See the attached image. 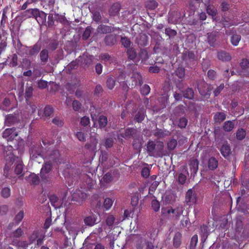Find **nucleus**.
<instances>
[{
	"label": "nucleus",
	"instance_id": "nucleus-1",
	"mask_svg": "<svg viewBox=\"0 0 249 249\" xmlns=\"http://www.w3.org/2000/svg\"><path fill=\"white\" fill-rule=\"evenodd\" d=\"M164 144L162 142L158 141L157 144L149 140L147 143V151L150 156L162 157L163 155Z\"/></svg>",
	"mask_w": 249,
	"mask_h": 249
},
{
	"label": "nucleus",
	"instance_id": "nucleus-2",
	"mask_svg": "<svg viewBox=\"0 0 249 249\" xmlns=\"http://www.w3.org/2000/svg\"><path fill=\"white\" fill-rule=\"evenodd\" d=\"M18 51L23 52V54H25L30 56H34L38 54L41 49V44L39 42H36L33 46H27L23 45L21 43L18 44Z\"/></svg>",
	"mask_w": 249,
	"mask_h": 249
},
{
	"label": "nucleus",
	"instance_id": "nucleus-3",
	"mask_svg": "<svg viewBox=\"0 0 249 249\" xmlns=\"http://www.w3.org/2000/svg\"><path fill=\"white\" fill-rule=\"evenodd\" d=\"M60 156V155L59 151L54 148L46 147L43 152V159L44 160H47L54 164L58 162Z\"/></svg>",
	"mask_w": 249,
	"mask_h": 249
},
{
	"label": "nucleus",
	"instance_id": "nucleus-4",
	"mask_svg": "<svg viewBox=\"0 0 249 249\" xmlns=\"http://www.w3.org/2000/svg\"><path fill=\"white\" fill-rule=\"evenodd\" d=\"M21 118V111L18 109L13 113H10L5 116L4 124L8 126H11L19 124Z\"/></svg>",
	"mask_w": 249,
	"mask_h": 249
},
{
	"label": "nucleus",
	"instance_id": "nucleus-5",
	"mask_svg": "<svg viewBox=\"0 0 249 249\" xmlns=\"http://www.w3.org/2000/svg\"><path fill=\"white\" fill-rule=\"evenodd\" d=\"M197 89L201 96L205 98H208L210 96L211 87L203 80L197 82Z\"/></svg>",
	"mask_w": 249,
	"mask_h": 249
},
{
	"label": "nucleus",
	"instance_id": "nucleus-6",
	"mask_svg": "<svg viewBox=\"0 0 249 249\" xmlns=\"http://www.w3.org/2000/svg\"><path fill=\"white\" fill-rule=\"evenodd\" d=\"M45 148L38 144L34 145L31 147L30 149V158L32 160H35L38 156L43 158V152Z\"/></svg>",
	"mask_w": 249,
	"mask_h": 249
},
{
	"label": "nucleus",
	"instance_id": "nucleus-7",
	"mask_svg": "<svg viewBox=\"0 0 249 249\" xmlns=\"http://www.w3.org/2000/svg\"><path fill=\"white\" fill-rule=\"evenodd\" d=\"M218 38V33L212 32L207 34L206 41L210 46L215 48L219 45Z\"/></svg>",
	"mask_w": 249,
	"mask_h": 249
},
{
	"label": "nucleus",
	"instance_id": "nucleus-8",
	"mask_svg": "<svg viewBox=\"0 0 249 249\" xmlns=\"http://www.w3.org/2000/svg\"><path fill=\"white\" fill-rule=\"evenodd\" d=\"M93 58V56L84 54L78 57V61L83 68H86L92 64Z\"/></svg>",
	"mask_w": 249,
	"mask_h": 249
},
{
	"label": "nucleus",
	"instance_id": "nucleus-9",
	"mask_svg": "<svg viewBox=\"0 0 249 249\" xmlns=\"http://www.w3.org/2000/svg\"><path fill=\"white\" fill-rule=\"evenodd\" d=\"M33 15V18H35L39 24H43L46 22L47 15L44 12L34 8Z\"/></svg>",
	"mask_w": 249,
	"mask_h": 249
},
{
	"label": "nucleus",
	"instance_id": "nucleus-10",
	"mask_svg": "<svg viewBox=\"0 0 249 249\" xmlns=\"http://www.w3.org/2000/svg\"><path fill=\"white\" fill-rule=\"evenodd\" d=\"M80 174V170L79 168L71 167L70 168L66 169L64 171V175L65 178L68 179L71 178L73 179H77V177Z\"/></svg>",
	"mask_w": 249,
	"mask_h": 249
},
{
	"label": "nucleus",
	"instance_id": "nucleus-11",
	"mask_svg": "<svg viewBox=\"0 0 249 249\" xmlns=\"http://www.w3.org/2000/svg\"><path fill=\"white\" fill-rule=\"evenodd\" d=\"M103 41L106 46H113L117 43V35L115 34H107L105 36Z\"/></svg>",
	"mask_w": 249,
	"mask_h": 249
},
{
	"label": "nucleus",
	"instance_id": "nucleus-12",
	"mask_svg": "<svg viewBox=\"0 0 249 249\" xmlns=\"http://www.w3.org/2000/svg\"><path fill=\"white\" fill-rule=\"evenodd\" d=\"M132 239L135 243V246L137 249H143L147 242V241L139 235H134Z\"/></svg>",
	"mask_w": 249,
	"mask_h": 249
},
{
	"label": "nucleus",
	"instance_id": "nucleus-13",
	"mask_svg": "<svg viewBox=\"0 0 249 249\" xmlns=\"http://www.w3.org/2000/svg\"><path fill=\"white\" fill-rule=\"evenodd\" d=\"M116 28L110 26L101 24L99 25L96 29L97 33L101 34H107L114 32Z\"/></svg>",
	"mask_w": 249,
	"mask_h": 249
},
{
	"label": "nucleus",
	"instance_id": "nucleus-14",
	"mask_svg": "<svg viewBox=\"0 0 249 249\" xmlns=\"http://www.w3.org/2000/svg\"><path fill=\"white\" fill-rule=\"evenodd\" d=\"M197 201L196 194L193 189H189L186 192L185 202L188 205L195 203Z\"/></svg>",
	"mask_w": 249,
	"mask_h": 249
},
{
	"label": "nucleus",
	"instance_id": "nucleus-15",
	"mask_svg": "<svg viewBox=\"0 0 249 249\" xmlns=\"http://www.w3.org/2000/svg\"><path fill=\"white\" fill-rule=\"evenodd\" d=\"M138 130L134 128H128L124 130V132L121 133L120 135L124 138H135L139 135Z\"/></svg>",
	"mask_w": 249,
	"mask_h": 249
},
{
	"label": "nucleus",
	"instance_id": "nucleus-16",
	"mask_svg": "<svg viewBox=\"0 0 249 249\" xmlns=\"http://www.w3.org/2000/svg\"><path fill=\"white\" fill-rule=\"evenodd\" d=\"M148 36L145 34H140L136 38V43L141 47H143L147 45Z\"/></svg>",
	"mask_w": 249,
	"mask_h": 249
},
{
	"label": "nucleus",
	"instance_id": "nucleus-17",
	"mask_svg": "<svg viewBox=\"0 0 249 249\" xmlns=\"http://www.w3.org/2000/svg\"><path fill=\"white\" fill-rule=\"evenodd\" d=\"M87 197L86 193L81 190H77L72 195V200L80 203L83 201Z\"/></svg>",
	"mask_w": 249,
	"mask_h": 249
},
{
	"label": "nucleus",
	"instance_id": "nucleus-18",
	"mask_svg": "<svg viewBox=\"0 0 249 249\" xmlns=\"http://www.w3.org/2000/svg\"><path fill=\"white\" fill-rule=\"evenodd\" d=\"M184 208L182 206L179 205L175 209L170 208L167 209L168 213H173L176 219H178V217L183 213Z\"/></svg>",
	"mask_w": 249,
	"mask_h": 249
},
{
	"label": "nucleus",
	"instance_id": "nucleus-19",
	"mask_svg": "<svg viewBox=\"0 0 249 249\" xmlns=\"http://www.w3.org/2000/svg\"><path fill=\"white\" fill-rule=\"evenodd\" d=\"M18 135V132L16 131L15 127H12L6 129L2 133V137L10 139H14Z\"/></svg>",
	"mask_w": 249,
	"mask_h": 249
},
{
	"label": "nucleus",
	"instance_id": "nucleus-20",
	"mask_svg": "<svg viewBox=\"0 0 249 249\" xmlns=\"http://www.w3.org/2000/svg\"><path fill=\"white\" fill-rule=\"evenodd\" d=\"M171 132L165 129H162L156 128L153 131V135L158 139L163 138L165 137L170 136Z\"/></svg>",
	"mask_w": 249,
	"mask_h": 249
},
{
	"label": "nucleus",
	"instance_id": "nucleus-21",
	"mask_svg": "<svg viewBox=\"0 0 249 249\" xmlns=\"http://www.w3.org/2000/svg\"><path fill=\"white\" fill-rule=\"evenodd\" d=\"M182 58L184 61L192 62L196 60V57L193 51L186 50L182 53Z\"/></svg>",
	"mask_w": 249,
	"mask_h": 249
},
{
	"label": "nucleus",
	"instance_id": "nucleus-22",
	"mask_svg": "<svg viewBox=\"0 0 249 249\" xmlns=\"http://www.w3.org/2000/svg\"><path fill=\"white\" fill-rule=\"evenodd\" d=\"M69 235L66 237L67 239H72L74 240L79 231V228L75 226H71L68 229Z\"/></svg>",
	"mask_w": 249,
	"mask_h": 249
},
{
	"label": "nucleus",
	"instance_id": "nucleus-23",
	"mask_svg": "<svg viewBox=\"0 0 249 249\" xmlns=\"http://www.w3.org/2000/svg\"><path fill=\"white\" fill-rule=\"evenodd\" d=\"M11 244L16 246L18 249H27L29 245L27 241L19 240L17 239H13Z\"/></svg>",
	"mask_w": 249,
	"mask_h": 249
},
{
	"label": "nucleus",
	"instance_id": "nucleus-24",
	"mask_svg": "<svg viewBox=\"0 0 249 249\" xmlns=\"http://www.w3.org/2000/svg\"><path fill=\"white\" fill-rule=\"evenodd\" d=\"M97 216L95 214H92L91 215L86 216L84 218V222L86 226L92 227L96 223Z\"/></svg>",
	"mask_w": 249,
	"mask_h": 249
},
{
	"label": "nucleus",
	"instance_id": "nucleus-25",
	"mask_svg": "<svg viewBox=\"0 0 249 249\" xmlns=\"http://www.w3.org/2000/svg\"><path fill=\"white\" fill-rule=\"evenodd\" d=\"M94 176L93 174L90 173V175H84V181L85 183L84 184L85 186H86L87 188L89 189L91 188L94 183H95V181L92 179V177Z\"/></svg>",
	"mask_w": 249,
	"mask_h": 249
},
{
	"label": "nucleus",
	"instance_id": "nucleus-26",
	"mask_svg": "<svg viewBox=\"0 0 249 249\" xmlns=\"http://www.w3.org/2000/svg\"><path fill=\"white\" fill-rule=\"evenodd\" d=\"M39 58L42 65H45L48 62L49 58V51L46 49L41 50L39 53Z\"/></svg>",
	"mask_w": 249,
	"mask_h": 249
},
{
	"label": "nucleus",
	"instance_id": "nucleus-27",
	"mask_svg": "<svg viewBox=\"0 0 249 249\" xmlns=\"http://www.w3.org/2000/svg\"><path fill=\"white\" fill-rule=\"evenodd\" d=\"M121 9V5L118 3H115L112 5L109 9L110 16L113 17L118 15Z\"/></svg>",
	"mask_w": 249,
	"mask_h": 249
},
{
	"label": "nucleus",
	"instance_id": "nucleus-28",
	"mask_svg": "<svg viewBox=\"0 0 249 249\" xmlns=\"http://www.w3.org/2000/svg\"><path fill=\"white\" fill-rule=\"evenodd\" d=\"M183 97L189 100H193L194 97V91L192 88L188 87L181 91Z\"/></svg>",
	"mask_w": 249,
	"mask_h": 249
},
{
	"label": "nucleus",
	"instance_id": "nucleus-29",
	"mask_svg": "<svg viewBox=\"0 0 249 249\" xmlns=\"http://www.w3.org/2000/svg\"><path fill=\"white\" fill-rule=\"evenodd\" d=\"M98 142L97 139L92 137L89 142L86 144L85 147L91 151H95L96 150Z\"/></svg>",
	"mask_w": 249,
	"mask_h": 249
},
{
	"label": "nucleus",
	"instance_id": "nucleus-30",
	"mask_svg": "<svg viewBox=\"0 0 249 249\" xmlns=\"http://www.w3.org/2000/svg\"><path fill=\"white\" fill-rule=\"evenodd\" d=\"M199 161L197 159H193L190 160L189 166L191 171H192L191 174H196L198 169Z\"/></svg>",
	"mask_w": 249,
	"mask_h": 249
},
{
	"label": "nucleus",
	"instance_id": "nucleus-31",
	"mask_svg": "<svg viewBox=\"0 0 249 249\" xmlns=\"http://www.w3.org/2000/svg\"><path fill=\"white\" fill-rule=\"evenodd\" d=\"M23 164L22 161H16L14 165V172L16 175L23 176Z\"/></svg>",
	"mask_w": 249,
	"mask_h": 249
},
{
	"label": "nucleus",
	"instance_id": "nucleus-32",
	"mask_svg": "<svg viewBox=\"0 0 249 249\" xmlns=\"http://www.w3.org/2000/svg\"><path fill=\"white\" fill-rule=\"evenodd\" d=\"M217 58L222 61H228L231 60V56L228 53L222 51L218 52Z\"/></svg>",
	"mask_w": 249,
	"mask_h": 249
},
{
	"label": "nucleus",
	"instance_id": "nucleus-33",
	"mask_svg": "<svg viewBox=\"0 0 249 249\" xmlns=\"http://www.w3.org/2000/svg\"><path fill=\"white\" fill-rule=\"evenodd\" d=\"M226 115L223 112H217L213 116V120L215 123H220L226 119Z\"/></svg>",
	"mask_w": 249,
	"mask_h": 249
},
{
	"label": "nucleus",
	"instance_id": "nucleus-34",
	"mask_svg": "<svg viewBox=\"0 0 249 249\" xmlns=\"http://www.w3.org/2000/svg\"><path fill=\"white\" fill-rule=\"evenodd\" d=\"M145 116V109L144 108L140 109L136 113L134 117V120L138 123L142 122L144 119Z\"/></svg>",
	"mask_w": 249,
	"mask_h": 249
},
{
	"label": "nucleus",
	"instance_id": "nucleus-35",
	"mask_svg": "<svg viewBox=\"0 0 249 249\" xmlns=\"http://www.w3.org/2000/svg\"><path fill=\"white\" fill-rule=\"evenodd\" d=\"M220 150L222 155L225 158H227L231 154L230 146V145L227 143V142L222 145L220 148Z\"/></svg>",
	"mask_w": 249,
	"mask_h": 249
},
{
	"label": "nucleus",
	"instance_id": "nucleus-36",
	"mask_svg": "<svg viewBox=\"0 0 249 249\" xmlns=\"http://www.w3.org/2000/svg\"><path fill=\"white\" fill-rule=\"evenodd\" d=\"M200 232L201 235V241L202 242H205L209 234L208 227L205 225L201 226L200 227Z\"/></svg>",
	"mask_w": 249,
	"mask_h": 249
},
{
	"label": "nucleus",
	"instance_id": "nucleus-37",
	"mask_svg": "<svg viewBox=\"0 0 249 249\" xmlns=\"http://www.w3.org/2000/svg\"><path fill=\"white\" fill-rule=\"evenodd\" d=\"M127 55L128 59L134 60L137 56L136 50L133 47L127 49Z\"/></svg>",
	"mask_w": 249,
	"mask_h": 249
},
{
	"label": "nucleus",
	"instance_id": "nucleus-38",
	"mask_svg": "<svg viewBox=\"0 0 249 249\" xmlns=\"http://www.w3.org/2000/svg\"><path fill=\"white\" fill-rule=\"evenodd\" d=\"M133 146L137 150H140L142 147V139L139 137V134L137 137L133 138Z\"/></svg>",
	"mask_w": 249,
	"mask_h": 249
},
{
	"label": "nucleus",
	"instance_id": "nucleus-39",
	"mask_svg": "<svg viewBox=\"0 0 249 249\" xmlns=\"http://www.w3.org/2000/svg\"><path fill=\"white\" fill-rule=\"evenodd\" d=\"M185 107L183 105H180L174 108L173 110V113L177 116H180L185 113Z\"/></svg>",
	"mask_w": 249,
	"mask_h": 249
},
{
	"label": "nucleus",
	"instance_id": "nucleus-40",
	"mask_svg": "<svg viewBox=\"0 0 249 249\" xmlns=\"http://www.w3.org/2000/svg\"><path fill=\"white\" fill-rule=\"evenodd\" d=\"M181 243V234L179 232H177L174 236L173 239L174 246L178 248Z\"/></svg>",
	"mask_w": 249,
	"mask_h": 249
},
{
	"label": "nucleus",
	"instance_id": "nucleus-41",
	"mask_svg": "<svg viewBox=\"0 0 249 249\" xmlns=\"http://www.w3.org/2000/svg\"><path fill=\"white\" fill-rule=\"evenodd\" d=\"M116 84V78L108 76L106 80V86L109 89H112Z\"/></svg>",
	"mask_w": 249,
	"mask_h": 249
},
{
	"label": "nucleus",
	"instance_id": "nucleus-42",
	"mask_svg": "<svg viewBox=\"0 0 249 249\" xmlns=\"http://www.w3.org/2000/svg\"><path fill=\"white\" fill-rule=\"evenodd\" d=\"M79 63L78 59L71 61L66 67V71L67 72L70 73L71 70L76 69Z\"/></svg>",
	"mask_w": 249,
	"mask_h": 249
},
{
	"label": "nucleus",
	"instance_id": "nucleus-43",
	"mask_svg": "<svg viewBox=\"0 0 249 249\" xmlns=\"http://www.w3.org/2000/svg\"><path fill=\"white\" fill-rule=\"evenodd\" d=\"M218 166V161L214 157H211L208 161V168L211 170H214Z\"/></svg>",
	"mask_w": 249,
	"mask_h": 249
},
{
	"label": "nucleus",
	"instance_id": "nucleus-44",
	"mask_svg": "<svg viewBox=\"0 0 249 249\" xmlns=\"http://www.w3.org/2000/svg\"><path fill=\"white\" fill-rule=\"evenodd\" d=\"M31 61L27 58H24L22 59L19 67L22 69H28L31 67Z\"/></svg>",
	"mask_w": 249,
	"mask_h": 249
},
{
	"label": "nucleus",
	"instance_id": "nucleus-45",
	"mask_svg": "<svg viewBox=\"0 0 249 249\" xmlns=\"http://www.w3.org/2000/svg\"><path fill=\"white\" fill-rule=\"evenodd\" d=\"M54 165V163L48 161L47 160H45L44 164L41 170H43V172L45 171L46 173H50V172L52 170L53 166Z\"/></svg>",
	"mask_w": 249,
	"mask_h": 249
},
{
	"label": "nucleus",
	"instance_id": "nucleus-46",
	"mask_svg": "<svg viewBox=\"0 0 249 249\" xmlns=\"http://www.w3.org/2000/svg\"><path fill=\"white\" fill-rule=\"evenodd\" d=\"M99 126L100 128L105 127L107 124V118L106 116L100 115L98 120Z\"/></svg>",
	"mask_w": 249,
	"mask_h": 249
},
{
	"label": "nucleus",
	"instance_id": "nucleus-47",
	"mask_svg": "<svg viewBox=\"0 0 249 249\" xmlns=\"http://www.w3.org/2000/svg\"><path fill=\"white\" fill-rule=\"evenodd\" d=\"M64 58V51L62 49H59L54 57V63L58 64L59 62Z\"/></svg>",
	"mask_w": 249,
	"mask_h": 249
},
{
	"label": "nucleus",
	"instance_id": "nucleus-48",
	"mask_svg": "<svg viewBox=\"0 0 249 249\" xmlns=\"http://www.w3.org/2000/svg\"><path fill=\"white\" fill-rule=\"evenodd\" d=\"M93 30L94 29L91 26H88L85 29L82 35V39L84 40H87L89 37L91 33L93 31Z\"/></svg>",
	"mask_w": 249,
	"mask_h": 249
},
{
	"label": "nucleus",
	"instance_id": "nucleus-49",
	"mask_svg": "<svg viewBox=\"0 0 249 249\" xmlns=\"http://www.w3.org/2000/svg\"><path fill=\"white\" fill-rule=\"evenodd\" d=\"M41 232V231L37 230L33 232V233L29 237V241L30 244L33 243L38 237H39V235Z\"/></svg>",
	"mask_w": 249,
	"mask_h": 249
},
{
	"label": "nucleus",
	"instance_id": "nucleus-50",
	"mask_svg": "<svg viewBox=\"0 0 249 249\" xmlns=\"http://www.w3.org/2000/svg\"><path fill=\"white\" fill-rule=\"evenodd\" d=\"M234 126V124L232 121H226L223 125V129L225 131L230 132L232 130Z\"/></svg>",
	"mask_w": 249,
	"mask_h": 249
},
{
	"label": "nucleus",
	"instance_id": "nucleus-51",
	"mask_svg": "<svg viewBox=\"0 0 249 249\" xmlns=\"http://www.w3.org/2000/svg\"><path fill=\"white\" fill-rule=\"evenodd\" d=\"M177 144L178 142L176 140L174 139H171L167 142V149H168L169 151H172L176 148Z\"/></svg>",
	"mask_w": 249,
	"mask_h": 249
},
{
	"label": "nucleus",
	"instance_id": "nucleus-52",
	"mask_svg": "<svg viewBox=\"0 0 249 249\" xmlns=\"http://www.w3.org/2000/svg\"><path fill=\"white\" fill-rule=\"evenodd\" d=\"M121 43L122 45L124 46V47L127 49L130 48L131 45L132 44V42L130 39L126 36L121 37Z\"/></svg>",
	"mask_w": 249,
	"mask_h": 249
},
{
	"label": "nucleus",
	"instance_id": "nucleus-53",
	"mask_svg": "<svg viewBox=\"0 0 249 249\" xmlns=\"http://www.w3.org/2000/svg\"><path fill=\"white\" fill-rule=\"evenodd\" d=\"M165 34L167 35L169 38H173L177 35V32L176 30L171 29V28H166L165 29Z\"/></svg>",
	"mask_w": 249,
	"mask_h": 249
},
{
	"label": "nucleus",
	"instance_id": "nucleus-54",
	"mask_svg": "<svg viewBox=\"0 0 249 249\" xmlns=\"http://www.w3.org/2000/svg\"><path fill=\"white\" fill-rule=\"evenodd\" d=\"M206 11L208 14L212 17L215 16L217 13L216 9L212 5H209L207 7Z\"/></svg>",
	"mask_w": 249,
	"mask_h": 249
},
{
	"label": "nucleus",
	"instance_id": "nucleus-55",
	"mask_svg": "<svg viewBox=\"0 0 249 249\" xmlns=\"http://www.w3.org/2000/svg\"><path fill=\"white\" fill-rule=\"evenodd\" d=\"M242 70L246 72H248L249 70V62L247 59H243L240 64Z\"/></svg>",
	"mask_w": 249,
	"mask_h": 249
},
{
	"label": "nucleus",
	"instance_id": "nucleus-56",
	"mask_svg": "<svg viewBox=\"0 0 249 249\" xmlns=\"http://www.w3.org/2000/svg\"><path fill=\"white\" fill-rule=\"evenodd\" d=\"M93 20L97 23L101 22L102 18L100 12L97 10H94L92 12Z\"/></svg>",
	"mask_w": 249,
	"mask_h": 249
},
{
	"label": "nucleus",
	"instance_id": "nucleus-57",
	"mask_svg": "<svg viewBox=\"0 0 249 249\" xmlns=\"http://www.w3.org/2000/svg\"><path fill=\"white\" fill-rule=\"evenodd\" d=\"M53 112V108L50 106H46L43 111V115L45 117H50Z\"/></svg>",
	"mask_w": 249,
	"mask_h": 249
},
{
	"label": "nucleus",
	"instance_id": "nucleus-58",
	"mask_svg": "<svg viewBox=\"0 0 249 249\" xmlns=\"http://www.w3.org/2000/svg\"><path fill=\"white\" fill-rule=\"evenodd\" d=\"M158 6V3L154 0H150L146 2V7L150 10L155 9Z\"/></svg>",
	"mask_w": 249,
	"mask_h": 249
},
{
	"label": "nucleus",
	"instance_id": "nucleus-59",
	"mask_svg": "<svg viewBox=\"0 0 249 249\" xmlns=\"http://www.w3.org/2000/svg\"><path fill=\"white\" fill-rule=\"evenodd\" d=\"M59 42L56 39H52L50 41L49 48L52 51H54L58 47Z\"/></svg>",
	"mask_w": 249,
	"mask_h": 249
},
{
	"label": "nucleus",
	"instance_id": "nucleus-60",
	"mask_svg": "<svg viewBox=\"0 0 249 249\" xmlns=\"http://www.w3.org/2000/svg\"><path fill=\"white\" fill-rule=\"evenodd\" d=\"M115 218L112 215H108L106 219V225L112 227L114 224Z\"/></svg>",
	"mask_w": 249,
	"mask_h": 249
},
{
	"label": "nucleus",
	"instance_id": "nucleus-61",
	"mask_svg": "<svg viewBox=\"0 0 249 249\" xmlns=\"http://www.w3.org/2000/svg\"><path fill=\"white\" fill-rule=\"evenodd\" d=\"M176 74L180 78L183 79L185 76V69L182 67H178L176 70Z\"/></svg>",
	"mask_w": 249,
	"mask_h": 249
},
{
	"label": "nucleus",
	"instance_id": "nucleus-62",
	"mask_svg": "<svg viewBox=\"0 0 249 249\" xmlns=\"http://www.w3.org/2000/svg\"><path fill=\"white\" fill-rule=\"evenodd\" d=\"M23 234V230L19 228H18L16 230L12 232V236L14 238H20Z\"/></svg>",
	"mask_w": 249,
	"mask_h": 249
},
{
	"label": "nucleus",
	"instance_id": "nucleus-63",
	"mask_svg": "<svg viewBox=\"0 0 249 249\" xmlns=\"http://www.w3.org/2000/svg\"><path fill=\"white\" fill-rule=\"evenodd\" d=\"M10 189L8 187H4L1 191L0 194L2 197L6 198L10 196Z\"/></svg>",
	"mask_w": 249,
	"mask_h": 249
},
{
	"label": "nucleus",
	"instance_id": "nucleus-64",
	"mask_svg": "<svg viewBox=\"0 0 249 249\" xmlns=\"http://www.w3.org/2000/svg\"><path fill=\"white\" fill-rule=\"evenodd\" d=\"M26 103L27 104V108L29 111H31L32 113H35L37 108L36 106L32 104L28 99H26Z\"/></svg>",
	"mask_w": 249,
	"mask_h": 249
}]
</instances>
